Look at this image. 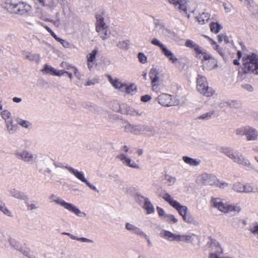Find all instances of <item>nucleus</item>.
Masks as SVG:
<instances>
[{
    "mask_svg": "<svg viewBox=\"0 0 258 258\" xmlns=\"http://www.w3.org/2000/svg\"><path fill=\"white\" fill-rule=\"evenodd\" d=\"M211 204L213 207L216 208L219 211L225 213L236 211V207L235 206L224 203L219 198H213L211 200Z\"/></svg>",
    "mask_w": 258,
    "mask_h": 258,
    "instance_id": "6",
    "label": "nucleus"
},
{
    "mask_svg": "<svg viewBox=\"0 0 258 258\" xmlns=\"http://www.w3.org/2000/svg\"><path fill=\"white\" fill-rule=\"evenodd\" d=\"M216 50L219 54L223 57L225 56V52L222 48H220L218 45H216V48H214Z\"/></svg>",
    "mask_w": 258,
    "mask_h": 258,
    "instance_id": "60",
    "label": "nucleus"
},
{
    "mask_svg": "<svg viewBox=\"0 0 258 258\" xmlns=\"http://www.w3.org/2000/svg\"><path fill=\"white\" fill-rule=\"evenodd\" d=\"M141 124H132L128 122L126 123L122 127L126 133H130L135 135L141 134Z\"/></svg>",
    "mask_w": 258,
    "mask_h": 258,
    "instance_id": "11",
    "label": "nucleus"
},
{
    "mask_svg": "<svg viewBox=\"0 0 258 258\" xmlns=\"http://www.w3.org/2000/svg\"><path fill=\"white\" fill-rule=\"evenodd\" d=\"M31 10V6L25 3H18L17 15H24L29 13Z\"/></svg>",
    "mask_w": 258,
    "mask_h": 258,
    "instance_id": "15",
    "label": "nucleus"
},
{
    "mask_svg": "<svg viewBox=\"0 0 258 258\" xmlns=\"http://www.w3.org/2000/svg\"><path fill=\"white\" fill-rule=\"evenodd\" d=\"M49 200H50L51 202H54L55 204L62 206L65 209L69 211L70 212L73 213H74L78 216L85 217L86 216V214L85 213L81 211L75 205H74L72 204L65 202L62 199L55 195H51L49 197Z\"/></svg>",
    "mask_w": 258,
    "mask_h": 258,
    "instance_id": "2",
    "label": "nucleus"
},
{
    "mask_svg": "<svg viewBox=\"0 0 258 258\" xmlns=\"http://www.w3.org/2000/svg\"><path fill=\"white\" fill-rule=\"evenodd\" d=\"M158 102L162 105L170 106L172 105L171 102L172 97L168 94H162L157 98Z\"/></svg>",
    "mask_w": 258,
    "mask_h": 258,
    "instance_id": "12",
    "label": "nucleus"
},
{
    "mask_svg": "<svg viewBox=\"0 0 258 258\" xmlns=\"http://www.w3.org/2000/svg\"><path fill=\"white\" fill-rule=\"evenodd\" d=\"M12 119H11V121L10 122H8V120L6 121V126L9 132H11L14 130V126L12 124Z\"/></svg>",
    "mask_w": 258,
    "mask_h": 258,
    "instance_id": "55",
    "label": "nucleus"
},
{
    "mask_svg": "<svg viewBox=\"0 0 258 258\" xmlns=\"http://www.w3.org/2000/svg\"><path fill=\"white\" fill-rule=\"evenodd\" d=\"M185 46L193 49L198 54L202 52L201 47L191 40H187L185 43Z\"/></svg>",
    "mask_w": 258,
    "mask_h": 258,
    "instance_id": "24",
    "label": "nucleus"
},
{
    "mask_svg": "<svg viewBox=\"0 0 258 258\" xmlns=\"http://www.w3.org/2000/svg\"><path fill=\"white\" fill-rule=\"evenodd\" d=\"M150 78L151 80V83L159 82L160 77V73L156 69L153 68L149 73Z\"/></svg>",
    "mask_w": 258,
    "mask_h": 258,
    "instance_id": "22",
    "label": "nucleus"
},
{
    "mask_svg": "<svg viewBox=\"0 0 258 258\" xmlns=\"http://www.w3.org/2000/svg\"><path fill=\"white\" fill-rule=\"evenodd\" d=\"M147 197H144L142 195H138L137 197V201L139 205H141V203L145 202V199H147Z\"/></svg>",
    "mask_w": 258,
    "mask_h": 258,
    "instance_id": "61",
    "label": "nucleus"
},
{
    "mask_svg": "<svg viewBox=\"0 0 258 258\" xmlns=\"http://www.w3.org/2000/svg\"><path fill=\"white\" fill-rule=\"evenodd\" d=\"M1 115L2 118L5 120V121L8 120V122L11 121L12 119L11 118V113L7 110H5L1 112Z\"/></svg>",
    "mask_w": 258,
    "mask_h": 258,
    "instance_id": "45",
    "label": "nucleus"
},
{
    "mask_svg": "<svg viewBox=\"0 0 258 258\" xmlns=\"http://www.w3.org/2000/svg\"><path fill=\"white\" fill-rule=\"evenodd\" d=\"M62 234L66 235L69 236L72 239L76 240L82 242H87V243H94V241L92 239H88L85 237H78L77 236H74L70 233L63 232Z\"/></svg>",
    "mask_w": 258,
    "mask_h": 258,
    "instance_id": "28",
    "label": "nucleus"
},
{
    "mask_svg": "<svg viewBox=\"0 0 258 258\" xmlns=\"http://www.w3.org/2000/svg\"><path fill=\"white\" fill-rule=\"evenodd\" d=\"M122 92H125L127 94H132L133 92L136 90V86L134 84L127 86L124 84Z\"/></svg>",
    "mask_w": 258,
    "mask_h": 258,
    "instance_id": "41",
    "label": "nucleus"
},
{
    "mask_svg": "<svg viewBox=\"0 0 258 258\" xmlns=\"http://www.w3.org/2000/svg\"><path fill=\"white\" fill-rule=\"evenodd\" d=\"M246 137L247 141H254L257 140L258 139L257 131L252 127L247 126Z\"/></svg>",
    "mask_w": 258,
    "mask_h": 258,
    "instance_id": "13",
    "label": "nucleus"
},
{
    "mask_svg": "<svg viewBox=\"0 0 258 258\" xmlns=\"http://www.w3.org/2000/svg\"><path fill=\"white\" fill-rule=\"evenodd\" d=\"M244 183L241 182H235L232 187L233 190L237 192L243 193Z\"/></svg>",
    "mask_w": 258,
    "mask_h": 258,
    "instance_id": "33",
    "label": "nucleus"
},
{
    "mask_svg": "<svg viewBox=\"0 0 258 258\" xmlns=\"http://www.w3.org/2000/svg\"><path fill=\"white\" fill-rule=\"evenodd\" d=\"M162 53L166 57H167L169 60L172 62V63L175 64L176 63L179 62L178 59L176 58L174 54L169 50H168L167 48Z\"/></svg>",
    "mask_w": 258,
    "mask_h": 258,
    "instance_id": "27",
    "label": "nucleus"
},
{
    "mask_svg": "<svg viewBox=\"0 0 258 258\" xmlns=\"http://www.w3.org/2000/svg\"><path fill=\"white\" fill-rule=\"evenodd\" d=\"M232 160L234 163L242 165L245 168H251V164L250 161L242 154H239L238 153L235 152Z\"/></svg>",
    "mask_w": 258,
    "mask_h": 258,
    "instance_id": "8",
    "label": "nucleus"
},
{
    "mask_svg": "<svg viewBox=\"0 0 258 258\" xmlns=\"http://www.w3.org/2000/svg\"><path fill=\"white\" fill-rule=\"evenodd\" d=\"M133 232L134 234L138 235L140 236H143L145 234V233L142 231L141 229L137 227H136L135 229L133 231Z\"/></svg>",
    "mask_w": 258,
    "mask_h": 258,
    "instance_id": "56",
    "label": "nucleus"
},
{
    "mask_svg": "<svg viewBox=\"0 0 258 258\" xmlns=\"http://www.w3.org/2000/svg\"><path fill=\"white\" fill-rule=\"evenodd\" d=\"M258 61V54L250 52L244 54L242 57V67L241 72L244 74H251L254 72Z\"/></svg>",
    "mask_w": 258,
    "mask_h": 258,
    "instance_id": "1",
    "label": "nucleus"
},
{
    "mask_svg": "<svg viewBox=\"0 0 258 258\" xmlns=\"http://www.w3.org/2000/svg\"><path fill=\"white\" fill-rule=\"evenodd\" d=\"M17 123L18 124L26 128H29L31 126V123L29 121L22 119H18Z\"/></svg>",
    "mask_w": 258,
    "mask_h": 258,
    "instance_id": "43",
    "label": "nucleus"
},
{
    "mask_svg": "<svg viewBox=\"0 0 258 258\" xmlns=\"http://www.w3.org/2000/svg\"><path fill=\"white\" fill-rule=\"evenodd\" d=\"M151 43L154 45L158 46L160 48L162 52H163L167 48L165 45L162 44L158 39L156 38L153 39L151 40Z\"/></svg>",
    "mask_w": 258,
    "mask_h": 258,
    "instance_id": "38",
    "label": "nucleus"
},
{
    "mask_svg": "<svg viewBox=\"0 0 258 258\" xmlns=\"http://www.w3.org/2000/svg\"><path fill=\"white\" fill-rule=\"evenodd\" d=\"M156 133V130L154 127L147 125L141 124V134H145L148 136H154Z\"/></svg>",
    "mask_w": 258,
    "mask_h": 258,
    "instance_id": "21",
    "label": "nucleus"
},
{
    "mask_svg": "<svg viewBox=\"0 0 258 258\" xmlns=\"http://www.w3.org/2000/svg\"><path fill=\"white\" fill-rule=\"evenodd\" d=\"M165 179L168 181L169 183V185H172L174 184L176 181V178L174 177H172L169 175L166 174L165 175Z\"/></svg>",
    "mask_w": 258,
    "mask_h": 258,
    "instance_id": "49",
    "label": "nucleus"
},
{
    "mask_svg": "<svg viewBox=\"0 0 258 258\" xmlns=\"http://www.w3.org/2000/svg\"><path fill=\"white\" fill-rule=\"evenodd\" d=\"M138 58L140 62L142 63H145L147 62V56L142 52L139 53Z\"/></svg>",
    "mask_w": 258,
    "mask_h": 258,
    "instance_id": "51",
    "label": "nucleus"
},
{
    "mask_svg": "<svg viewBox=\"0 0 258 258\" xmlns=\"http://www.w3.org/2000/svg\"><path fill=\"white\" fill-rule=\"evenodd\" d=\"M125 229H127V230L133 232L135 229L136 226H134V225L130 223H126L125 224Z\"/></svg>",
    "mask_w": 258,
    "mask_h": 258,
    "instance_id": "57",
    "label": "nucleus"
},
{
    "mask_svg": "<svg viewBox=\"0 0 258 258\" xmlns=\"http://www.w3.org/2000/svg\"><path fill=\"white\" fill-rule=\"evenodd\" d=\"M116 158L121 161L122 164L132 168L139 169L140 167L139 164L132 161V160L124 154H120L116 156Z\"/></svg>",
    "mask_w": 258,
    "mask_h": 258,
    "instance_id": "10",
    "label": "nucleus"
},
{
    "mask_svg": "<svg viewBox=\"0 0 258 258\" xmlns=\"http://www.w3.org/2000/svg\"><path fill=\"white\" fill-rule=\"evenodd\" d=\"M182 160L186 164L194 167L198 166L201 163V160L199 159H194L186 156L182 157Z\"/></svg>",
    "mask_w": 258,
    "mask_h": 258,
    "instance_id": "19",
    "label": "nucleus"
},
{
    "mask_svg": "<svg viewBox=\"0 0 258 258\" xmlns=\"http://www.w3.org/2000/svg\"><path fill=\"white\" fill-rule=\"evenodd\" d=\"M96 30L102 39L104 40L109 36L110 31L103 21V18L101 15L96 16Z\"/></svg>",
    "mask_w": 258,
    "mask_h": 258,
    "instance_id": "5",
    "label": "nucleus"
},
{
    "mask_svg": "<svg viewBox=\"0 0 258 258\" xmlns=\"http://www.w3.org/2000/svg\"><path fill=\"white\" fill-rule=\"evenodd\" d=\"M247 129V126L238 128L236 130L235 133L237 136H246Z\"/></svg>",
    "mask_w": 258,
    "mask_h": 258,
    "instance_id": "47",
    "label": "nucleus"
},
{
    "mask_svg": "<svg viewBox=\"0 0 258 258\" xmlns=\"http://www.w3.org/2000/svg\"><path fill=\"white\" fill-rule=\"evenodd\" d=\"M199 180L205 185H215L216 183L217 177L213 174L203 173L198 177Z\"/></svg>",
    "mask_w": 258,
    "mask_h": 258,
    "instance_id": "9",
    "label": "nucleus"
},
{
    "mask_svg": "<svg viewBox=\"0 0 258 258\" xmlns=\"http://www.w3.org/2000/svg\"><path fill=\"white\" fill-rule=\"evenodd\" d=\"M182 219L184 222H185L187 223L192 224V223H194L195 222V220L194 218L189 213H187L182 217Z\"/></svg>",
    "mask_w": 258,
    "mask_h": 258,
    "instance_id": "42",
    "label": "nucleus"
},
{
    "mask_svg": "<svg viewBox=\"0 0 258 258\" xmlns=\"http://www.w3.org/2000/svg\"><path fill=\"white\" fill-rule=\"evenodd\" d=\"M222 28V26L218 23L212 22L210 24V29L212 32L218 33Z\"/></svg>",
    "mask_w": 258,
    "mask_h": 258,
    "instance_id": "39",
    "label": "nucleus"
},
{
    "mask_svg": "<svg viewBox=\"0 0 258 258\" xmlns=\"http://www.w3.org/2000/svg\"><path fill=\"white\" fill-rule=\"evenodd\" d=\"M125 112L127 114L134 116H141L143 114V110L135 109L130 106L126 107Z\"/></svg>",
    "mask_w": 258,
    "mask_h": 258,
    "instance_id": "25",
    "label": "nucleus"
},
{
    "mask_svg": "<svg viewBox=\"0 0 258 258\" xmlns=\"http://www.w3.org/2000/svg\"><path fill=\"white\" fill-rule=\"evenodd\" d=\"M210 15L208 13H203L200 16L196 17L199 23L201 24H204L210 19Z\"/></svg>",
    "mask_w": 258,
    "mask_h": 258,
    "instance_id": "30",
    "label": "nucleus"
},
{
    "mask_svg": "<svg viewBox=\"0 0 258 258\" xmlns=\"http://www.w3.org/2000/svg\"><path fill=\"white\" fill-rule=\"evenodd\" d=\"M98 53V49L95 48L87 56V61H94Z\"/></svg>",
    "mask_w": 258,
    "mask_h": 258,
    "instance_id": "44",
    "label": "nucleus"
},
{
    "mask_svg": "<svg viewBox=\"0 0 258 258\" xmlns=\"http://www.w3.org/2000/svg\"><path fill=\"white\" fill-rule=\"evenodd\" d=\"M216 67H217V61L214 58L208 60V61L203 63V69L204 70H210L214 69Z\"/></svg>",
    "mask_w": 258,
    "mask_h": 258,
    "instance_id": "29",
    "label": "nucleus"
},
{
    "mask_svg": "<svg viewBox=\"0 0 258 258\" xmlns=\"http://www.w3.org/2000/svg\"><path fill=\"white\" fill-rule=\"evenodd\" d=\"M170 4L177 7L181 12L189 17V15L188 14V11H191L194 12V10L189 8L188 2L186 0H168Z\"/></svg>",
    "mask_w": 258,
    "mask_h": 258,
    "instance_id": "7",
    "label": "nucleus"
},
{
    "mask_svg": "<svg viewBox=\"0 0 258 258\" xmlns=\"http://www.w3.org/2000/svg\"><path fill=\"white\" fill-rule=\"evenodd\" d=\"M217 186L221 188L224 189L228 187V184L226 182L220 181L217 179L216 183L215 184Z\"/></svg>",
    "mask_w": 258,
    "mask_h": 258,
    "instance_id": "50",
    "label": "nucleus"
},
{
    "mask_svg": "<svg viewBox=\"0 0 258 258\" xmlns=\"http://www.w3.org/2000/svg\"><path fill=\"white\" fill-rule=\"evenodd\" d=\"M152 90L158 92L159 91V84L157 83H151Z\"/></svg>",
    "mask_w": 258,
    "mask_h": 258,
    "instance_id": "58",
    "label": "nucleus"
},
{
    "mask_svg": "<svg viewBox=\"0 0 258 258\" xmlns=\"http://www.w3.org/2000/svg\"><path fill=\"white\" fill-rule=\"evenodd\" d=\"M161 234L164 238L170 241H176L177 240V234H173L170 231H164Z\"/></svg>",
    "mask_w": 258,
    "mask_h": 258,
    "instance_id": "31",
    "label": "nucleus"
},
{
    "mask_svg": "<svg viewBox=\"0 0 258 258\" xmlns=\"http://www.w3.org/2000/svg\"><path fill=\"white\" fill-rule=\"evenodd\" d=\"M52 163L54 165V166L55 167H61V166H60V164L59 163H56L55 162H54L51 160H46L45 161V165L46 166H48L49 164H50V163Z\"/></svg>",
    "mask_w": 258,
    "mask_h": 258,
    "instance_id": "59",
    "label": "nucleus"
},
{
    "mask_svg": "<svg viewBox=\"0 0 258 258\" xmlns=\"http://www.w3.org/2000/svg\"><path fill=\"white\" fill-rule=\"evenodd\" d=\"M221 152L227 156L231 160L235 153V152L229 148H223L221 149Z\"/></svg>",
    "mask_w": 258,
    "mask_h": 258,
    "instance_id": "36",
    "label": "nucleus"
},
{
    "mask_svg": "<svg viewBox=\"0 0 258 258\" xmlns=\"http://www.w3.org/2000/svg\"><path fill=\"white\" fill-rule=\"evenodd\" d=\"M10 193L11 196L17 199L27 201L29 200L28 197L25 195V194L23 192L16 190L15 189H12L10 190Z\"/></svg>",
    "mask_w": 258,
    "mask_h": 258,
    "instance_id": "17",
    "label": "nucleus"
},
{
    "mask_svg": "<svg viewBox=\"0 0 258 258\" xmlns=\"http://www.w3.org/2000/svg\"><path fill=\"white\" fill-rule=\"evenodd\" d=\"M159 33L165 38H171L175 36L174 32L171 31L163 26L160 25L158 30Z\"/></svg>",
    "mask_w": 258,
    "mask_h": 258,
    "instance_id": "20",
    "label": "nucleus"
},
{
    "mask_svg": "<svg viewBox=\"0 0 258 258\" xmlns=\"http://www.w3.org/2000/svg\"><path fill=\"white\" fill-rule=\"evenodd\" d=\"M109 80L111 84L113 86L116 88L119 89L121 91H122L123 87H124V84H122L120 82L118 81L117 80H113L112 79L110 76H109Z\"/></svg>",
    "mask_w": 258,
    "mask_h": 258,
    "instance_id": "37",
    "label": "nucleus"
},
{
    "mask_svg": "<svg viewBox=\"0 0 258 258\" xmlns=\"http://www.w3.org/2000/svg\"><path fill=\"white\" fill-rule=\"evenodd\" d=\"M55 71L56 70L54 68L51 66H49L47 64H45L44 65L43 69L42 70V72L44 73L53 75H54Z\"/></svg>",
    "mask_w": 258,
    "mask_h": 258,
    "instance_id": "40",
    "label": "nucleus"
},
{
    "mask_svg": "<svg viewBox=\"0 0 258 258\" xmlns=\"http://www.w3.org/2000/svg\"><path fill=\"white\" fill-rule=\"evenodd\" d=\"M0 211L3 212L5 215L12 217V212L6 207L5 203L0 200Z\"/></svg>",
    "mask_w": 258,
    "mask_h": 258,
    "instance_id": "34",
    "label": "nucleus"
},
{
    "mask_svg": "<svg viewBox=\"0 0 258 258\" xmlns=\"http://www.w3.org/2000/svg\"><path fill=\"white\" fill-rule=\"evenodd\" d=\"M129 44V40L120 41L117 43L116 46L120 49L126 50L128 49Z\"/></svg>",
    "mask_w": 258,
    "mask_h": 258,
    "instance_id": "35",
    "label": "nucleus"
},
{
    "mask_svg": "<svg viewBox=\"0 0 258 258\" xmlns=\"http://www.w3.org/2000/svg\"><path fill=\"white\" fill-rule=\"evenodd\" d=\"M250 231L253 234L258 235V224L251 228Z\"/></svg>",
    "mask_w": 258,
    "mask_h": 258,
    "instance_id": "64",
    "label": "nucleus"
},
{
    "mask_svg": "<svg viewBox=\"0 0 258 258\" xmlns=\"http://www.w3.org/2000/svg\"><path fill=\"white\" fill-rule=\"evenodd\" d=\"M25 203L27 205V209L29 211H32L34 210H36L38 208V207L36 206V205L33 203H29L27 201H25Z\"/></svg>",
    "mask_w": 258,
    "mask_h": 258,
    "instance_id": "53",
    "label": "nucleus"
},
{
    "mask_svg": "<svg viewBox=\"0 0 258 258\" xmlns=\"http://www.w3.org/2000/svg\"><path fill=\"white\" fill-rule=\"evenodd\" d=\"M197 83V90L201 94L207 97L211 96L214 94L213 90L208 86L206 77L200 75H198Z\"/></svg>",
    "mask_w": 258,
    "mask_h": 258,
    "instance_id": "4",
    "label": "nucleus"
},
{
    "mask_svg": "<svg viewBox=\"0 0 258 258\" xmlns=\"http://www.w3.org/2000/svg\"><path fill=\"white\" fill-rule=\"evenodd\" d=\"M164 219L168 223L172 222L173 223H176L178 221L173 215H166L165 216Z\"/></svg>",
    "mask_w": 258,
    "mask_h": 258,
    "instance_id": "48",
    "label": "nucleus"
},
{
    "mask_svg": "<svg viewBox=\"0 0 258 258\" xmlns=\"http://www.w3.org/2000/svg\"><path fill=\"white\" fill-rule=\"evenodd\" d=\"M160 196L172 207L175 208L182 217H183L187 213V208L185 206L180 205L179 202L174 200L169 194L164 192L161 194Z\"/></svg>",
    "mask_w": 258,
    "mask_h": 258,
    "instance_id": "3",
    "label": "nucleus"
},
{
    "mask_svg": "<svg viewBox=\"0 0 258 258\" xmlns=\"http://www.w3.org/2000/svg\"><path fill=\"white\" fill-rule=\"evenodd\" d=\"M65 168L81 181L84 183L87 182V179L85 178L84 173L82 172L79 171L78 170L69 166H66Z\"/></svg>",
    "mask_w": 258,
    "mask_h": 258,
    "instance_id": "18",
    "label": "nucleus"
},
{
    "mask_svg": "<svg viewBox=\"0 0 258 258\" xmlns=\"http://www.w3.org/2000/svg\"><path fill=\"white\" fill-rule=\"evenodd\" d=\"M195 235L192 234H185V235H180L177 234V242H192L194 240L193 236Z\"/></svg>",
    "mask_w": 258,
    "mask_h": 258,
    "instance_id": "26",
    "label": "nucleus"
},
{
    "mask_svg": "<svg viewBox=\"0 0 258 258\" xmlns=\"http://www.w3.org/2000/svg\"><path fill=\"white\" fill-rule=\"evenodd\" d=\"M72 69L73 70L74 75L75 76V77L77 78L78 79H80L81 78V75L77 68L73 66L72 67Z\"/></svg>",
    "mask_w": 258,
    "mask_h": 258,
    "instance_id": "63",
    "label": "nucleus"
},
{
    "mask_svg": "<svg viewBox=\"0 0 258 258\" xmlns=\"http://www.w3.org/2000/svg\"><path fill=\"white\" fill-rule=\"evenodd\" d=\"M214 114V111H210L206 113L203 114L198 117L200 119L208 120L212 117Z\"/></svg>",
    "mask_w": 258,
    "mask_h": 258,
    "instance_id": "46",
    "label": "nucleus"
},
{
    "mask_svg": "<svg viewBox=\"0 0 258 258\" xmlns=\"http://www.w3.org/2000/svg\"><path fill=\"white\" fill-rule=\"evenodd\" d=\"M142 207L146 211L147 214H153L155 212L154 207L149 198L145 199V202Z\"/></svg>",
    "mask_w": 258,
    "mask_h": 258,
    "instance_id": "23",
    "label": "nucleus"
},
{
    "mask_svg": "<svg viewBox=\"0 0 258 258\" xmlns=\"http://www.w3.org/2000/svg\"><path fill=\"white\" fill-rule=\"evenodd\" d=\"M8 11L12 14H17L18 4L8 3L6 5Z\"/></svg>",
    "mask_w": 258,
    "mask_h": 258,
    "instance_id": "32",
    "label": "nucleus"
},
{
    "mask_svg": "<svg viewBox=\"0 0 258 258\" xmlns=\"http://www.w3.org/2000/svg\"><path fill=\"white\" fill-rule=\"evenodd\" d=\"M40 59V55L38 54H31V57L30 58V61H35L38 63Z\"/></svg>",
    "mask_w": 258,
    "mask_h": 258,
    "instance_id": "54",
    "label": "nucleus"
},
{
    "mask_svg": "<svg viewBox=\"0 0 258 258\" xmlns=\"http://www.w3.org/2000/svg\"><path fill=\"white\" fill-rule=\"evenodd\" d=\"M243 193L249 194H258V186L250 183H244Z\"/></svg>",
    "mask_w": 258,
    "mask_h": 258,
    "instance_id": "16",
    "label": "nucleus"
},
{
    "mask_svg": "<svg viewBox=\"0 0 258 258\" xmlns=\"http://www.w3.org/2000/svg\"><path fill=\"white\" fill-rule=\"evenodd\" d=\"M15 155L18 159H22L25 162H31L33 158V155L26 151H23L21 152H16Z\"/></svg>",
    "mask_w": 258,
    "mask_h": 258,
    "instance_id": "14",
    "label": "nucleus"
},
{
    "mask_svg": "<svg viewBox=\"0 0 258 258\" xmlns=\"http://www.w3.org/2000/svg\"><path fill=\"white\" fill-rule=\"evenodd\" d=\"M97 83H98L97 79H93V80H88L86 82V84L85 85L86 86H91V85H94Z\"/></svg>",
    "mask_w": 258,
    "mask_h": 258,
    "instance_id": "62",
    "label": "nucleus"
},
{
    "mask_svg": "<svg viewBox=\"0 0 258 258\" xmlns=\"http://www.w3.org/2000/svg\"><path fill=\"white\" fill-rule=\"evenodd\" d=\"M200 54H202L203 55L204 59L203 60V63H204V62H206V61H208V60H210V59L214 58L210 55V54L207 53L206 51H205L203 49H202V52L200 53Z\"/></svg>",
    "mask_w": 258,
    "mask_h": 258,
    "instance_id": "52",
    "label": "nucleus"
}]
</instances>
